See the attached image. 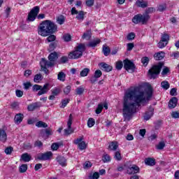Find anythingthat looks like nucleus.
<instances>
[{
  "instance_id": "35",
  "label": "nucleus",
  "mask_w": 179,
  "mask_h": 179,
  "mask_svg": "<svg viewBox=\"0 0 179 179\" xmlns=\"http://www.w3.org/2000/svg\"><path fill=\"white\" fill-rule=\"evenodd\" d=\"M76 18L78 19V20H83V19H85V13L83 11H78Z\"/></svg>"
},
{
  "instance_id": "23",
  "label": "nucleus",
  "mask_w": 179,
  "mask_h": 179,
  "mask_svg": "<svg viewBox=\"0 0 179 179\" xmlns=\"http://www.w3.org/2000/svg\"><path fill=\"white\" fill-rule=\"evenodd\" d=\"M57 79L61 82H65V79H66V74H65V73H64L63 71L59 72L57 75Z\"/></svg>"
},
{
  "instance_id": "28",
  "label": "nucleus",
  "mask_w": 179,
  "mask_h": 179,
  "mask_svg": "<svg viewBox=\"0 0 179 179\" xmlns=\"http://www.w3.org/2000/svg\"><path fill=\"white\" fill-rule=\"evenodd\" d=\"M97 44H100V39H96L90 42L87 45V47H91L92 48H94V47H96Z\"/></svg>"
},
{
  "instance_id": "42",
  "label": "nucleus",
  "mask_w": 179,
  "mask_h": 179,
  "mask_svg": "<svg viewBox=\"0 0 179 179\" xmlns=\"http://www.w3.org/2000/svg\"><path fill=\"white\" fill-rule=\"evenodd\" d=\"M109 148L110 149V150H115L116 149H118V145L115 142H112L109 145Z\"/></svg>"
},
{
  "instance_id": "50",
  "label": "nucleus",
  "mask_w": 179,
  "mask_h": 179,
  "mask_svg": "<svg viewBox=\"0 0 179 179\" xmlns=\"http://www.w3.org/2000/svg\"><path fill=\"white\" fill-rule=\"evenodd\" d=\"M147 96L148 98L152 97L153 96V89L152 87H149L147 90Z\"/></svg>"
},
{
  "instance_id": "33",
  "label": "nucleus",
  "mask_w": 179,
  "mask_h": 179,
  "mask_svg": "<svg viewBox=\"0 0 179 179\" xmlns=\"http://www.w3.org/2000/svg\"><path fill=\"white\" fill-rule=\"evenodd\" d=\"M57 22L59 24H64L65 23V17L62 15L57 17Z\"/></svg>"
},
{
  "instance_id": "46",
  "label": "nucleus",
  "mask_w": 179,
  "mask_h": 179,
  "mask_svg": "<svg viewBox=\"0 0 179 179\" xmlns=\"http://www.w3.org/2000/svg\"><path fill=\"white\" fill-rule=\"evenodd\" d=\"M70 100L66 99H63L62 101V106H60V108H65L66 106L68 105V103H69Z\"/></svg>"
},
{
  "instance_id": "41",
  "label": "nucleus",
  "mask_w": 179,
  "mask_h": 179,
  "mask_svg": "<svg viewBox=\"0 0 179 179\" xmlns=\"http://www.w3.org/2000/svg\"><path fill=\"white\" fill-rule=\"evenodd\" d=\"M68 61H69V59L66 56H62L59 61V64H66Z\"/></svg>"
},
{
  "instance_id": "16",
  "label": "nucleus",
  "mask_w": 179,
  "mask_h": 179,
  "mask_svg": "<svg viewBox=\"0 0 179 179\" xmlns=\"http://www.w3.org/2000/svg\"><path fill=\"white\" fill-rule=\"evenodd\" d=\"M100 66L101 69H102V71H105V72H111V71H113V66L104 62L100 63Z\"/></svg>"
},
{
  "instance_id": "40",
  "label": "nucleus",
  "mask_w": 179,
  "mask_h": 179,
  "mask_svg": "<svg viewBox=\"0 0 179 179\" xmlns=\"http://www.w3.org/2000/svg\"><path fill=\"white\" fill-rule=\"evenodd\" d=\"M103 163H108V162L111 161V157H110V155L105 154L103 156V159H102Z\"/></svg>"
},
{
  "instance_id": "13",
  "label": "nucleus",
  "mask_w": 179,
  "mask_h": 179,
  "mask_svg": "<svg viewBox=\"0 0 179 179\" xmlns=\"http://www.w3.org/2000/svg\"><path fill=\"white\" fill-rule=\"evenodd\" d=\"M177 103H178V99L177 97H172L169 102L168 107L170 110L176 108L177 107Z\"/></svg>"
},
{
  "instance_id": "5",
  "label": "nucleus",
  "mask_w": 179,
  "mask_h": 179,
  "mask_svg": "<svg viewBox=\"0 0 179 179\" xmlns=\"http://www.w3.org/2000/svg\"><path fill=\"white\" fill-rule=\"evenodd\" d=\"M164 66V63L159 62L157 65H154L148 71V75L150 79H156L157 76L160 74L162 68Z\"/></svg>"
},
{
  "instance_id": "9",
  "label": "nucleus",
  "mask_w": 179,
  "mask_h": 179,
  "mask_svg": "<svg viewBox=\"0 0 179 179\" xmlns=\"http://www.w3.org/2000/svg\"><path fill=\"white\" fill-rule=\"evenodd\" d=\"M83 141V138H79L74 141L75 145H78L80 150H85V149H86V143Z\"/></svg>"
},
{
  "instance_id": "55",
  "label": "nucleus",
  "mask_w": 179,
  "mask_h": 179,
  "mask_svg": "<svg viewBox=\"0 0 179 179\" xmlns=\"http://www.w3.org/2000/svg\"><path fill=\"white\" fill-rule=\"evenodd\" d=\"M103 111V104L99 103L96 110V114H100Z\"/></svg>"
},
{
  "instance_id": "8",
  "label": "nucleus",
  "mask_w": 179,
  "mask_h": 179,
  "mask_svg": "<svg viewBox=\"0 0 179 179\" xmlns=\"http://www.w3.org/2000/svg\"><path fill=\"white\" fill-rule=\"evenodd\" d=\"M124 68L126 71H131V72H135V64L131 62L129 59H126L123 62Z\"/></svg>"
},
{
  "instance_id": "19",
  "label": "nucleus",
  "mask_w": 179,
  "mask_h": 179,
  "mask_svg": "<svg viewBox=\"0 0 179 179\" xmlns=\"http://www.w3.org/2000/svg\"><path fill=\"white\" fill-rule=\"evenodd\" d=\"M166 57V53L163 51L158 52L154 55V58L156 61H162Z\"/></svg>"
},
{
  "instance_id": "29",
  "label": "nucleus",
  "mask_w": 179,
  "mask_h": 179,
  "mask_svg": "<svg viewBox=\"0 0 179 179\" xmlns=\"http://www.w3.org/2000/svg\"><path fill=\"white\" fill-rule=\"evenodd\" d=\"M103 52L105 57H108V55H110V53L111 52V50H110L109 47L103 45Z\"/></svg>"
},
{
  "instance_id": "49",
  "label": "nucleus",
  "mask_w": 179,
  "mask_h": 179,
  "mask_svg": "<svg viewBox=\"0 0 179 179\" xmlns=\"http://www.w3.org/2000/svg\"><path fill=\"white\" fill-rule=\"evenodd\" d=\"M122 66H124V63H122V62L119 61L116 63V69H117V71H121Z\"/></svg>"
},
{
  "instance_id": "56",
  "label": "nucleus",
  "mask_w": 179,
  "mask_h": 179,
  "mask_svg": "<svg viewBox=\"0 0 179 179\" xmlns=\"http://www.w3.org/2000/svg\"><path fill=\"white\" fill-rule=\"evenodd\" d=\"M13 152V148L12 147H7L5 150L6 155H12Z\"/></svg>"
},
{
  "instance_id": "6",
  "label": "nucleus",
  "mask_w": 179,
  "mask_h": 179,
  "mask_svg": "<svg viewBox=\"0 0 179 179\" xmlns=\"http://www.w3.org/2000/svg\"><path fill=\"white\" fill-rule=\"evenodd\" d=\"M49 86L50 84L48 83L45 84L43 86L34 85L32 87V90L33 92H38L37 96H43V94L48 93V90H50Z\"/></svg>"
},
{
  "instance_id": "47",
  "label": "nucleus",
  "mask_w": 179,
  "mask_h": 179,
  "mask_svg": "<svg viewBox=\"0 0 179 179\" xmlns=\"http://www.w3.org/2000/svg\"><path fill=\"white\" fill-rule=\"evenodd\" d=\"M169 34H165L162 35L161 41L169 44Z\"/></svg>"
},
{
  "instance_id": "45",
  "label": "nucleus",
  "mask_w": 179,
  "mask_h": 179,
  "mask_svg": "<svg viewBox=\"0 0 179 179\" xmlns=\"http://www.w3.org/2000/svg\"><path fill=\"white\" fill-rule=\"evenodd\" d=\"M55 48H57V42H52L49 45V51H54V50H55Z\"/></svg>"
},
{
  "instance_id": "25",
  "label": "nucleus",
  "mask_w": 179,
  "mask_h": 179,
  "mask_svg": "<svg viewBox=\"0 0 179 179\" xmlns=\"http://www.w3.org/2000/svg\"><path fill=\"white\" fill-rule=\"evenodd\" d=\"M145 163L147 166H155L156 161L153 158H147L145 160Z\"/></svg>"
},
{
  "instance_id": "37",
  "label": "nucleus",
  "mask_w": 179,
  "mask_h": 179,
  "mask_svg": "<svg viewBox=\"0 0 179 179\" xmlns=\"http://www.w3.org/2000/svg\"><path fill=\"white\" fill-rule=\"evenodd\" d=\"M43 80V76H41V74H36L34 78V81L35 82V83H38V82H40V80Z\"/></svg>"
},
{
  "instance_id": "52",
  "label": "nucleus",
  "mask_w": 179,
  "mask_h": 179,
  "mask_svg": "<svg viewBox=\"0 0 179 179\" xmlns=\"http://www.w3.org/2000/svg\"><path fill=\"white\" fill-rule=\"evenodd\" d=\"M51 149L52 150H58L59 149V143H54L51 145Z\"/></svg>"
},
{
  "instance_id": "20",
  "label": "nucleus",
  "mask_w": 179,
  "mask_h": 179,
  "mask_svg": "<svg viewBox=\"0 0 179 179\" xmlns=\"http://www.w3.org/2000/svg\"><path fill=\"white\" fill-rule=\"evenodd\" d=\"M8 139V135L6 131L3 129H0V141L1 142H6Z\"/></svg>"
},
{
  "instance_id": "12",
  "label": "nucleus",
  "mask_w": 179,
  "mask_h": 179,
  "mask_svg": "<svg viewBox=\"0 0 179 179\" xmlns=\"http://www.w3.org/2000/svg\"><path fill=\"white\" fill-rule=\"evenodd\" d=\"M51 93L52 94L49 96V100H54V99L61 93V88L55 87L51 90Z\"/></svg>"
},
{
  "instance_id": "54",
  "label": "nucleus",
  "mask_w": 179,
  "mask_h": 179,
  "mask_svg": "<svg viewBox=\"0 0 179 179\" xmlns=\"http://www.w3.org/2000/svg\"><path fill=\"white\" fill-rule=\"evenodd\" d=\"M72 38V37L71 36V34H64L63 36V40H64V41H71V39Z\"/></svg>"
},
{
  "instance_id": "39",
  "label": "nucleus",
  "mask_w": 179,
  "mask_h": 179,
  "mask_svg": "<svg viewBox=\"0 0 179 179\" xmlns=\"http://www.w3.org/2000/svg\"><path fill=\"white\" fill-rule=\"evenodd\" d=\"M36 17H37V16L34 15V14H31V13H29L28 14L27 21L28 22H34V20H36Z\"/></svg>"
},
{
  "instance_id": "60",
  "label": "nucleus",
  "mask_w": 179,
  "mask_h": 179,
  "mask_svg": "<svg viewBox=\"0 0 179 179\" xmlns=\"http://www.w3.org/2000/svg\"><path fill=\"white\" fill-rule=\"evenodd\" d=\"M170 57H173V59H178L179 58V52H173L171 54Z\"/></svg>"
},
{
  "instance_id": "48",
  "label": "nucleus",
  "mask_w": 179,
  "mask_h": 179,
  "mask_svg": "<svg viewBox=\"0 0 179 179\" xmlns=\"http://www.w3.org/2000/svg\"><path fill=\"white\" fill-rule=\"evenodd\" d=\"M167 43L162 41V40L158 43L157 44V47L158 48H164V47H166V45H167Z\"/></svg>"
},
{
  "instance_id": "1",
  "label": "nucleus",
  "mask_w": 179,
  "mask_h": 179,
  "mask_svg": "<svg viewBox=\"0 0 179 179\" xmlns=\"http://www.w3.org/2000/svg\"><path fill=\"white\" fill-rule=\"evenodd\" d=\"M145 100V92L141 88L137 87L134 90L127 91L124 94L122 109L124 120L129 121L136 113V107H139V104Z\"/></svg>"
},
{
  "instance_id": "24",
  "label": "nucleus",
  "mask_w": 179,
  "mask_h": 179,
  "mask_svg": "<svg viewBox=\"0 0 179 179\" xmlns=\"http://www.w3.org/2000/svg\"><path fill=\"white\" fill-rule=\"evenodd\" d=\"M153 12H155V8L150 7L146 8L145 13L143 15H144V16H148V20H149V19H150V15H150V13H153Z\"/></svg>"
},
{
  "instance_id": "27",
  "label": "nucleus",
  "mask_w": 179,
  "mask_h": 179,
  "mask_svg": "<svg viewBox=\"0 0 179 179\" xmlns=\"http://www.w3.org/2000/svg\"><path fill=\"white\" fill-rule=\"evenodd\" d=\"M40 12V7L38 6H36L35 7H34L31 10H30V13H31L32 15L37 16L38 15Z\"/></svg>"
},
{
  "instance_id": "22",
  "label": "nucleus",
  "mask_w": 179,
  "mask_h": 179,
  "mask_svg": "<svg viewBox=\"0 0 179 179\" xmlns=\"http://www.w3.org/2000/svg\"><path fill=\"white\" fill-rule=\"evenodd\" d=\"M21 159L25 163H27L31 160V155H29V153H24L21 155Z\"/></svg>"
},
{
  "instance_id": "53",
  "label": "nucleus",
  "mask_w": 179,
  "mask_h": 179,
  "mask_svg": "<svg viewBox=\"0 0 179 179\" xmlns=\"http://www.w3.org/2000/svg\"><path fill=\"white\" fill-rule=\"evenodd\" d=\"M101 75H103V73L100 70L95 71L94 73V76L97 79H99V78H101Z\"/></svg>"
},
{
  "instance_id": "34",
  "label": "nucleus",
  "mask_w": 179,
  "mask_h": 179,
  "mask_svg": "<svg viewBox=\"0 0 179 179\" xmlns=\"http://www.w3.org/2000/svg\"><path fill=\"white\" fill-rule=\"evenodd\" d=\"M166 146V143L164 141H161L158 143V145L156 146L157 149L158 150H163Z\"/></svg>"
},
{
  "instance_id": "3",
  "label": "nucleus",
  "mask_w": 179,
  "mask_h": 179,
  "mask_svg": "<svg viewBox=\"0 0 179 179\" xmlns=\"http://www.w3.org/2000/svg\"><path fill=\"white\" fill-rule=\"evenodd\" d=\"M48 59L49 61L42 58L40 62L41 69L45 72V73L48 72V69H47V68H51L55 65V61L58 59V53H57V52L50 53L48 56Z\"/></svg>"
},
{
  "instance_id": "57",
  "label": "nucleus",
  "mask_w": 179,
  "mask_h": 179,
  "mask_svg": "<svg viewBox=\"0 0 179 179\" xmlns=\"http://www.w3.org/2000/svg\"><path fill=\"white\" fill-rule=\"evenodd\" d=\"M67 127H68V128H70V129L72 128V114H70V115L69 117Z\"/></svg>"
},
{
  "instance_id": "26",
  "label": "nucleus",
  "mask_w": 179,
  "mask_h": 179,
  "mask_svg": "<svg viewBox=\"0 0 179 179\" xmlns=\"http://www.w3.org/2000/svg\"><path fill=\"white\" fill-rule=\"evenodd\" d=\"M82 38L89 41L92 38V30L89 29L85 33L83 34Z\"/></svg>"
},
{
  "instance_id": "30",
  "label": "nucleus",
  "mask_w": 179,
  "mask_h": 179,
  "mask_svg": "<svg viewBox=\"0 0 179 179\" xmlns=\"http://www.w3.org/2000/svg\"><path fill=\"white\" fill-rule=\"evenodd\" d=\"M36 127H37L38 128H47L48 127V124L43 121H38V122H36Z\"/></svg>"
},
{
  "instance_id": "31",
  "label": "nucleus",
  "mask_w": 179,
  "mask_h": 179,
  "mask_svg": "<svg viewBox=\"0 0 179 179\" xmlns=\"http://www.w3.org/2000/svg\"><path fill=\"white\" fill-rule=\"evenodd\" d=\"M90 72V69H87V68H85L83 71H80V76L82 78H85V76H87V75H89Z\"/></svg>"
},
{
  "instance_id": "32",
  "label": "nucleus",
  "mask_w": 179,
  "mask_h": 179,
  "mask_svg": "<svg viewBox=\"0 0 179 179\" xmlns=\"http://www.w3.org/2000/svg\"><path fill=\"white\" fill-rule=\"evenodd\" d=\"M161 86L162 89H164V90H168V89L170 88V84H169L167 80L162 81L161 83Z\"/></svg>"
},
{
  "instance_id": "36",
  "label": "nucleus",
  "mask_w": 179,
  "mask_h": 179,
  "mask_svg": "<svg viewBox=\"0 0 179 179\" xmlns=\"http://www.w3.org/2000/svg\"><path fill=\"white\" fill-rule=\"evenodd\" d=\"M94 124H96V120H94V118L90 117L87 121V127L92 128V127L94 126Z\"/></svg>"
},
{
  "instance_id": "51",
  "label": "nucleus",
  "mask_w": 179,
  "mask_h": 179,
  "mask_svg": "<svg viewBox=\"0 0 179 179\" xmlns=\"http://www.w3.org/2000/svg\"><path fill=\"white\" fill-rule=\"evenodd\" d=\"M85 92V88H83V87H78L76 89V93L77 94H78L79 96L83 94V92Z\"/></svg>"
},
{
  "instance_id": "14",
  "label": "nucleus",
  "mask_w": 179,
  "mask_h": 179,
  "mask_svg": "<svg viewBox=\"0 0 179 179\" xmlns=\"http://www.w3.org/2000/svg\"><path fill=\"white\" fill-rule=\"evenodd\" d=\"M154 111H155V108L152 106H150L148 111L145 112V114L144 115V120L145 121H149V119L153 117Z\"/></svg>"
},
{
  "instance_id": "17",
  "label": "nucleus",
  "mask_w": 179,
  "mask_h": 179,
  "mask_svg": "<svg viewBox=\"0 0 179 179\" xmlns=\"http://www.w3.org/2000/svg\"><path fill=\"white\" fill-rule=\"evenodd\" d=\"M56 160L62 167H65V166H66V159H65V157L59 155L56 157Z\"/></svg>"
},
{
  "instance_id": "11",
  "label": "nucleus",
  "mask_w": 179,
  "mask_h": 179,
  "mask_svg": "<svg viewBox=\"0 0 179 179\" xmlns=\"http://www.w3.org/2000/svg\"><path fill=\"white\" fill-rule=\"evenodd\" d=\"M52 156V152L50 151V152L41 154L39 156H38V160H50Z\"/></svg>"
},
{
  "instance_id": "7",
  "label": "nucleus",
  "mask_w": 179,
  "mask_h": 179,
  "mask_svg": "<svg viewBox=\"0 0 179 179\" xmlns=\"http://www.w3.org/2000/svg\"><path fill=\"white\" fill-rule=\"evenodd\" d=\"M149 21V17L145 16L143 14H138L136 15L133 19L132 22L133 23H135V24H138V23H142V24H146Z\"/></svg>"
},
{
  "instance_id": "44",
  "label": "nucleus",
  "mask_w": 179,
  "mask_h": 179,
  "mask_svg": "<svg viewBox=\"0 0 179 179\" xmlns=\"http://www.w3.org/2000/svg\"><path fill=\"white\" fill-rule=\"evenodd\" d=\"M27 171V164H22L20 166V173H26Z\"/></svg>"
},
{
  "instance_id": "2",
  "label": "nucleus",
  "mask_w": 179,
  "mask_h": 179,
  "mask_svg": "<svg viewBox=\"0 0 179 179\" xmlns=\"http://www.w3.org/2000/svg\"><path fill=\"white\" fill-rule=\"evenodd\" d=\"M58 27L54 22L46 20L43 21L38 27V34L42 37H48V43L55 41L57 36L54 35V33H57Z\"/></svg>"
},
{
  "instance_id": "61",
  "label": "nucleus",
  "mask_w": 179,
  "mask_h": 179,
  "mask_svg": "<svg viewBox=\"0 0 179 179\" xmlns=\"http://www.w3.org/2000/svg\"><path fill=\"white\" fill-rule=\"evenodd\" d=\"M64 94H69L71 93V85H68L64 89Z\"/></svg>"
},
{
  "instance_id": "58",
  "label": "nucleus",
  "mask_w": 179,
  "mask_h": 179,
  "mask_svg": "<svg viewBox=\"0 0 179 179\" xmlns=\"http://www.w3.org/2000/svg\"><path fill=\"white\" fill-rule=\"evenodd\" d=\"M115 159L118 162H120V160H122V157H121V153H120V152L117 151L115 153Z\"/></svg>"
},
{
  "instance_id": "21",
  "label": "nucleus",
  "mask_w": 179,
  "mask_h": 179,
  "mask_svg": "<svg viewBox=\"0 0 179 179\" xmlns=\"http://www.w3.org/2000/svg\"><path fill=\"white\" fill-rule=\"evenodd\" d=\"M24 115L22 113L17 114L14 117V122L15 124H17V125H19L22 121H23Z\"/></svg>"
},
{
  "instance_id": "62",
  "label": "nucleus",
  "mask_w": 179,
  "mask_h": 179,
  "mask_svg": "<svg viewBox=\"0 0 179 179\" xmlns=\"http://www.w3.org/2000/svg\"><path fill=\"white\" fill-rule=\"evenodd\" d=\"M135 38V34L134 32H131L127 35V40L131 41Z\"/></svg>"
},
{
  "instance_id": "4",
  "label": "nucleus",
  "mask_w": 179,
  "mask_h": 179,
  "mask_svg": "<svg viewBox=\"0 0 179 179\" xmlns=\"http://www.w3.org/2000/svg\"><path fill=\"white\" fill-rule=\"evenodd\" d=\"M85 51H86V45L85 43H80L75 48L74 51L69 54V59H79Z\"/></svg>"
},
{
  "instance_id": "63",
  "label": "nucleus",
  "mask_w": 179,
  "mask_h": 179,
  "mask_svg": "<svg viewBox=\"0 0 179 179\" xmlns=\"http://www.w3.org/2000/svg\"><path fill=\"white\" fill-rule=\"evenodd\" d=\"M84 169H90L92 167V162L87 161L84 163Z\"/></svg>"
},
{
  "instance_id": "15",
  "label": "nucleus",
  "mask_w": 179,
  "mask_h": 179,
  "mask_svg": "<svg viewBox=\"0 0 179 179\" xmlns=\"http://www.w3.org/2000/svg\"><path fill=\"white\" fill-rule=\"evenodd\" d=\"M41 107V102H35L31 104H29L27 106L28 111H34L36 108H40Z\"/></svg>"
},
{
  "instance_id": "18",
  "label": "nucleus",
  "mask_w": 179,
  "mask_h": 179,
  "mask_svg": "<svg viewBox=\"0 0 179 179\" xmlns=\"http://www.w3.org/2000/svg\"><path fill=\"white\" fill-rule=\"evenodd\" d=\"M136 5L138 8H142L143 9H145V8H148V1H145L144 0H137L136 2Z\"/></svg>"
},
{
  "instance_id": "10",
  "label": "nucleus",
  "mask_w": 179,
  "mask_h": 179,
  "mask_svg": "<svg viewBox=\"0 0 179 179\" xmlns=\"http://www.w3.org/2000/svg\"><path fill=\"white\" fill-rule=\"evenodd\" d=\"M139 173V167L136 165H132V166H129L127 168V174L129 176L132 174H138Z\"/></svg>"
},
{
  "instance_id": "38",
  "label": "nucleus",
  "mask_w": 179,
  "mask_h": 179,
  "mask_svg": "<svg viewBox=\"0 0 179 179\" xmlns=\"http://www.w3.org/2000/svg\"><path fill=\"white\" fill-rule=\"evenodd\" d=\"M166 9H167V4L164 3V4L159 5L158 6L157 10L159 12H164V10H166Z\"/></svg>"
},
{
  "instance_id": "43",
  "label": "nucleus",
  "mask_w": 179,
  "mask_h": 179,
  "mask_svg": "<svg viewBox=\"0 0 179 179\" xmlns=\"http://www.w3.org/2000/svg\"><path fill=\"white\" fill-rule=\"evenodd\" d=\"M141 62L144 66H148V64H149V57H144L141 59Z\"/></svg>"
},
{
  "instance_id": "59",
  "label": "nucleus",
  "mask_w": 179,
  "mask_h": 179,
  "mask_svg": "<svg viewBox=\"0 0 179 179\" xmlns=\"http://www.w3.org/2000/svg\"><path fill=\"white\" fill-rule=\"evenodd\" d=\"M100 178V174L99 172H94L92 176H90V179H99Z\"/></svg>"
},
{
  "instance_id": "64",
  "label": "nucleus",
  "mask_w": 179,
  "mask_h": 179,
  "mask_svg": "<svg viewBox=\"0 0 179 179\" xmlns=\"http://www.w3.org/2000/svg\"><path fill=\"white\" fill-rule=\"evenodd\" d=\"M171 117L172 118H179V113L177 111L172 112Z\"/></svg>"
}]
</instances>
